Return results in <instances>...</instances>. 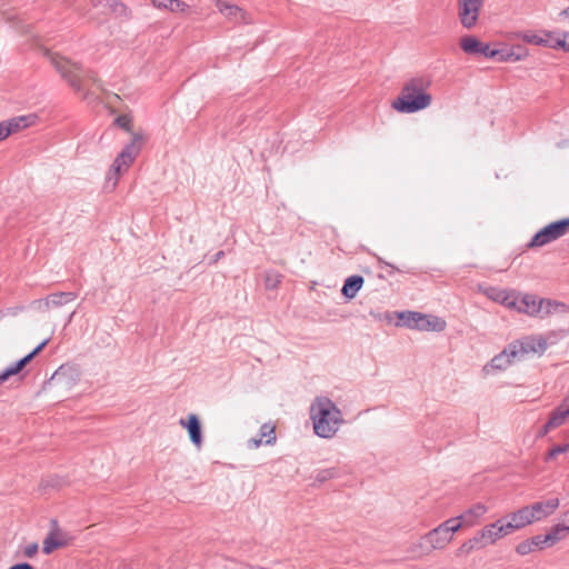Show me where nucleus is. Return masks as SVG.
I'll return each mask as SVG.
<instances>
[{"label": "nucleus", "instance_id": "obj_13", "mask_svg": "<svg viewBox=\"0 0 569 569\" xmlns=\"http://www.w3.org/2000/svg\"><path fill=\"white\" fill-rule=\"evenodd\" d=\"M559 507V499L552 498L547 501L536 502L528 506L532 521H539L550 515H552Z\"/></svg>", "mask_w": 569, "mask_h": 569}, {"label": "nucleus", "instance_id": "obj_19", "mask_svg": "<svg viewBox=\"0 0 569 569\" xmlns=\"http://www.w3.org/2000/svg\"><path fill=\"white\" fill-rule=\"evenodd\" d=\"M92 6L100 10L102 14L116 13L127 16V8L117 0H90Z\"/></svg>", "mask_w": 569, "mask_h": 569}, {"label": "nucleus", "instance_id": "obj_50", "mask_svg": "<svg viewBox=\"0 0 569 569\" xmlns=\"http://www.w3.org/2000/svg\"><path fill=\"white\" fill-rule=\"evenodd\" d=\"M223 254H224V253H223V251H219V252H217V253H216V259H214V261H217L218 259H220Z\"/></svg>", "mask_w": 569, "mask_h": 569}, {"label": "nucleus", "instance_id": "obj_17", "mask_svg": "<svg viewBox=\"0 0 569 569\" xmlns=\"http://www.w3.org/2000/svg\"><path fill=\"white\" fill-rule=\"evenodd\" d=\"M480 539L482 540V543L485 547L489 545L496 543L499 539L503 538V531L500 526V521L492 522L490 525L485 526L479 531Z\"/></svg>", "mask_w": 569, "mask_h": 569}, {"label": "nucleus", "instance_id": "obj_40", "mask_svg": "<svg viewBox=\"0 0 569 569\" xmlns=\"http://www.w3.org/2000/svg\"><path fill=\"white\" fill-rule=\"evenodd\" d=\"M516 550L519 555L526 556V555H529L532 551H535V548H533L532 543H530V540H526V541L520 542L517 546Z\"/></svg>", "mask_w": 569, "mask_h": 569}, {"label": "nucleus", "instance_id": "obj_33", "mask_svg": "<svg viewBox=\"0 0 569 569\" xmlns=\"http://www.w3.org/2000/svg\"><path fill=\"white\" fill-rule=\"evenodd\" d=\"M547 306H548V309H547L548 316L553 315V313H559V315L569 313V307L562 302H558V301L548 299Z\"/></svg>", "mask_w": 569, "mask_h": 569}, {"label": "nucleus", "instance_id": "obj_20", "mask_svg": "<svg viewBox=\"0 0 569 569\" xmlns=\"http://www.w3.org/2000/svg\"><path fill=\"white\" fill-rule=\"evenodd\" d=\"M78 295L73 291H57L49 295L43 303L47 308H59L76 300Z\"/></svg>", "mask_w": 569, "mask_h": 569}, {"label": "nucleus", "instance_id": "obj_38", "mask_svg": "<svg viewBox=\"0 0 569 569\" xmlns=\"http://www.w3.org/2000/svg\"><path fill=\"white\" fill-rule=\"evenodd\" d=\"M569 451V443L567 445H561V446H555L553 448H551L548 452V457H547V461L556 458L558 455L560 453H566Z\"/></svg>", "mask_w": 569, "mask_h": 569}, {"label": "nucleus", "instance_id": "obj_2", "mask_svg": "<svg viewBox=\"0 0 569 569\" xmlns=\"http://www.w3.org/2000/svg\"><path fill=\"white\" fill-rule=\"evenodd\" d=\"M430 84L426 77L408 80L399 97L392 102L393 109L403 113H415L428 108L432 102V96L428 92Z\"/></svg>", "mask_w": 569, "mask_h": 569}, {"label": "nucleus", "instance_id": "obj_7", "mask_svg": "<svg viewBox=\"0 0 569 569\" xmlns=\"http://www.w3.org/2000/svg\"><path fill=\"white\" fill-rule=\"evenodd\" d=\"M569 231V218L562 219L559 221H555L549 223L539 230L531 241L529 242V247H542L546 246L562 236H565Z\"/></svg>", "mask_w": 569, "mask_h": 569}, {"label": "nucleus", "instance_id": "obj_11", "mask_svg": "<svg viewBox=\"0 0 569 569\" xmlns=\"http://www.w3.org/2000/svg\"><path fill=\"white\" fill-rule=\"evenodd\" d=\"M482 293L489 299L499 302L508 308L515 303V290H509L506 287H479Z\"/></svg>", "mask_w": 569, "mask_h": 569}, {"label": "nucleus", "instance_id": "obj_49", "mask_svg": "<svg viewBox=\"0 0 569 569\" xmlns=\"http://www.w3.org/2000/svg\"><path fill=\"white\" fill-rule=\"evenodd\" d=\"M60 377H61V372H60V371H57V372L52 376L51 380H52V381L59 380V379H60Z\"/></svg>", "mask_w": 569, "mask_h": 569}, {"label": "nucleus", "instance_id": "obj_15", "mask_svg": "<svg viewBox=\"0 0 569 569\" xmlns=\"http://www.w3.org/2000/svg\"><path fill=\"white\" fill-rule=\"evenodd\" d=\"M569 419V400H565L559 407H557L550 415L549 420L543 427L542 435H546L549 430L562 426Z\"/></svg>", "mask_w": 569, "mask_h": 569}, {"label": "nucleus", "instance_id": "obj_4", "mask_svg": "<svg viewBox=\"0 0 569 569\" xmlns=\"http://www.w3.org/2000/svg\"><path fill=\"white\" fill-rule=\"evenodd\" d=\"M395 326L410 330L441 332L446 329L447 323L437 316L405 310L399 312L398 321L395 322Z\"/></svg>", "mask_w": 569, "mask_h": 569}, {"label": "nucleus", "instance_id": "obj_14", "mask_svg": "<svg viewBox=\"0 0 569 569\" xmlns=\"http://www.w3.org/2000/svg\"><path fill=\"white\" fill-rule=\"evenodd\" d=\"M47 343L48 339L43 340L33 351L0 373V385L7 381L11 376L20 372L47 346Z\"/></svg>", "mask_w": 569, "mask_h": 569}, {"label": "nucleus", "instance_id": "obj_16", "mask_svg": "<svg viewBox=\"0 0 569 569\" xmlns=\"http://www.w3.org/2000/svg\"><path fill=\"white\" fill-rule=\"evenodd\" d=\"M447 530L448 529L439 525L426 533L423 539L429 543L431 549H443L452 540Z\"/></svg>", "mask_w": 569, "mask_h": 569}, {"label": "nucleus", "instance_id": "obj_27", "mask_svg": "<svg viewBox=\"0 0 569 569\" xmlns=\"http://www.w3.org/2000/svg\"><path fill=\"white\" fill-rule=\"evenodd\" d=\"M481 41L472 36H466L460 39V47L467 54L478 56Z\"/></svg>", "mask_w": 569, "mask_h": 569}, {"label": "nucleus", "instance_id": "obj_37", "mask_svg": "<svg viewBox=\"0 0 569 569\" xmlns=\"http://www.w3.org/2000/svg\"><path fill=\"white\" fill-rule=\"evenodd\" d=\"M114 123L126 131L131 132V118L129 116L121 114L117 117Z\"/></svg>", "mask_w": 569, "mask_h": 569}, {"label": "nucleus", "instance_id": "obj_39", "mask_svg": "<svg viewBox=\"0 0 569 569\" xmlns=\"http://www.w3.org/2000/svg\"><path fill=\"white\" fill-rule=\"evenodd\" d=\"M508 519H509L508 521H505L503 519L498 520V521H500V526L502 528L505 537L510 535L511 532L518 530L517 525H515L510 518H508Z\"/></svg>", "mask_w": 569, "mask_h": 569}, {"label": "nucleus", "instance_id": "obj_34", "mask_svg": "<svg viewBox=\"0 0 569 569\" xmlns=\"http://www.w3.org/2000/svg\"><path fill=\"white\" fill-rule=\"evenodd\" d=\"M260 437L262 439L266 438V440H264L266 445L273 443L276 441L274 427H272L268 423L262 425L260 428Z\"/></svg>", "mask_w": 569, "mask_h": 569}, {"label": "nucleus", "instance_id": "obj_29", "mask_svg": "<svg viewBox=\"0 0 569 569\" xmlns=\"http://www.w3.org/2000/svg\"><path fill=\"white\" fill-rule=\"evenodd\" d=\"M569 532V525L566 522L563 525H557L551 528V530L546 535V539L555 545L559 540L563 539Z\"/></svg>", "mask_w": 569, "mask_h": 569}, {"label": "nucleus", "instance_id": "obj_36", "mask_svg": "<svg viewBox=\"0 0 569 569\" xmlns=\"http://www.w3.org/2000/svg\"><path fill=\"white\" fill-rule=\"evenodd\" d=\"M529 540H530V543H532L535 550L543 549L545 547L552 546L551 542H549V540L546 539V535L545 536L538 535V536L532 537Z\"/></svg>", "mask_w": 569, "mask_h": 569}, {"label": "nucleus", "instance_id": "obj_1", "mask_svg": "<svg viewBox=\"0 0 569 569\" xmlns=\"http://www.w3.org/2000/svg\"><path fill=\"white\" fill-rule=\"evenodd\" d=\"M310 418L315 433L325 439L332 438L343 423L341 410L328 397H317L310 406Z\"/></svg>", "mask_w": 569, "mask_h": 569}, {"label": "nucleus", "instance_id": "obj_9", "mask_svg": "<svg viewBox=\"0 0 569 569\" xmlns=\"http://www.w3.org/2000/svg\"><path fill=\"white\" fill-rule=\"evenodd\" d=\"M485 0H458V18L466 29L473 28L479 19Z\"/></svg>", "mask_w": 569, "mask_h": 569}, {"label": "nucleus", "instance_id": "obj_21", "mask_svg": "<svg viewBox=\"0 0 569 569\" xmlns=\"http://www.w3.org/2000/svg\"><path fill=\"white\" fill-rule=\"evenodd\" d=\"M36 114L20 116L10 119L9 121H3L4 127L9 130V136L13 132H17L21 129L28 128L36 122Z\"/></svg>", "mask_w": 569, "mask_h": 569}, {"label": "nucleus", "instance_id": "obj_22", "mask_svg": "<svg viewBox=\"0 0 569 569\" xmlns=\"http://www.w3.org/2000/svg\"><path fill=\"white\" fill-rule=\"evenodd\" d=\"M478 56H483L486 58H491L497 61H508L513 56L512 52L505 49H491L488 43L481 42L480 51L478 52Z\"/></svg>", "mask_w": 569, "mask_h": 569}, {"label": "nucleus", "instance_id": "obj_43", "mask_svg": "<svg viewBox=\"0 0 569 569\" xmlns=\"http://www.w3.org/2000/svg\"><path fill=\"white\" fill-rule=\"evenodd\" d=\"M38 551V543L32 542L24 547L23 553L26 557L31 558L33 557Z\"/></svg>", "mask_w": 569, "mask_h": 569}, {"label": "nucleus", "instance_id": "obj_35", "mask_svg": "<svg viewBox=\"0 0 569 569\" xmlns=\"http://www.w3.org/2000/svg\"><path fill=\"white\" fill-rule=\"evenodd\" d=\"M337 475H338V471L335 468L322 469V470L318 471V473L316 476V480L319 482H325L329 479L337 477Z\"/></svg>", "mask_w": 569, "mask_h": 569}, {"label": "nucleus", "instance_id": "obj_5", "mask_svg": "<svg viewBox=\"0 0 569 569\" xmlns=\"http://www.w3.org/2000/svg\"><path fill=\"white\" fill-rule=\"evenodd\" d=\"M46 56L60 76L68 81L76 91L82 90V79L86 76V71L80 64L58 53L50 52L49 50L46 51Z\"/></svg>", "mask_w": 569, "mask_h": 569}, {"label": "nucleus", "instance_id": "obj_28", "mask_svg": "<svg viewBox=\"0 0 569 569\" xmlns=\"http://www.w3.org/2000/svg\"><path fill=\"white\" fill-rule=\"evenodd\" d=\"M487 510L488 509L485 505L477 503L470 509H468L463 515H461L460 518H465V523L467 526H472L475 523V520H471V518H481L487 512Z\"/></svg>", "mask_w": 569, "mask_h": 569}, {"label": "nucleus", "instance_id": "obj_47", "mask_svg": "<svg viewBox=\"0 0 569 569\" xmlns=\"http://www.w3.org/2000/svg\"><path fill=\"white\" fill-rule=\"evenodd\" d=\"M267 281L269 282V284H280L281 283L280 277L276 273L268 274Z\"/></svg>", "mask_w": 569, "mask_h": 569}, {"label": "nucleus", "instance_id": "obj_23", "mask_svg": "<svg viewBox=\"0 0 569 569\" xmlns=\"http://www.w3.org/2000/svg\"><path fill=\"white\" fill-rule=\"evenodd\" d=\"M66 545V540L61 537L58 530L51 531L48 537L43 540L42 550L46 555H50L58 548Z\"/></svg>", "mask_w": 569, "mask_h": 569}, {"label": "nucleus", "instance_id": "obj_26", "mask_svg": "<svg viewBox=\"0 0 569 569\" xmlns=\"http://www.w3.org/2000/svg\"><path fill=\"white\" fill-rule=\"evenodd\" d=\"M518 359L513 358V356L509 352V346L498 356L493 357L491 360L492 368L502 370L506 369L509 365L517 362Z\"/></svg>", "mask_w": 569, "mask_h": 569}, {"label": "nucleus", "instance_id": "obj_30", "mask_svg": "<svg viewBox=\"0 0 569 569\" xmlns=\"http://www.w3.org/2000/svg\"><path fill=\"white\" fill-rule=\"evenodd\" d=\"M485 548L482 540L480 539L479 532L471 539L465 541L458 550V555H469L475 549Z\"/></svg>", "mask_w": 569, "mask_h": 569}, {"label": "nucleus", "instance_id": "obj_25", "mask_svg": "<svg viewBox=\"0 0 569 569\" xmlns=\"http://www.w3.org/2000/svg\"><path fill=\"white\" fill-rule=\"evenodd\" d=\"M507 518H510L513 523L517 525L518 529H521L533 522L528 506L512 512Z\"/></svg>", "mask_w": 569, "mask_h": 569}, {"label": "nucleus", "instance_id": "obj_32", "mask_svg": "<svg viewBox=\"0 0 569 569\" xmlns=\"http://www.w3.org/2000/svg\"><path fill=\"white\" fill-rule=\"evenodd\" d=\"M462 521H465V518H460L459 517H456V518H450L448 520H446L445 522L440 523V526L446 529H448V533L451 538H453V535L460 530V528L462 527Z\"/></svg>", "mask_w": 569, "mask_h": 569}, {"label": "nucleus", "instance_id": "obj_8", "mask_svg": "<svg viewBox=\"0 0 569 569\" xmlns=\"http://www.w3.org/2000/svg\"><path fill=\"white\" fill-rule=\"evenodd\" d=\"M547 302L548 299H538L536 296L530 295L519 297L517 293H515V303L511 306V308L529 316L543 318L548 316Z\"/></svg>", "mask_w": 569, "mask_h": 569}, {"label": "nucleus", "instance_id": "obj_24", "mask_svg": "<svg viewBox=\"0 0 569 569\" xmlns=\"http://www.w3.org/2000/svg\"><path fill=\"white\" fill-rule=\"evenodd\" d=\"M153 7L171 12H184L189 7L181 0H151Z\"/></svg>", "mask_w": 569, "mask_h": 569}, {"label": "nucleus", "instance_id": "obj_31", "mask_svg": "<svg viewBox=\"0 0 569 569\" xmlns=\"http://www.w3.org/2000/svg\"><path fill=\"white\" fill-rule=\"evenodd\" d=\"M400 311H386V312H376L373 310L370 311V316L373 317L378 321H383L388 325H395L398 321V315Z\"/></svg>", "mask_w": 569, "mask_h": 569}, {"label": "nucleus", "instance_id": "obj_46", "mask_svg": "<svg viewBox=\"0 0 569 569\" xmlns=\"http://www.w3.org/2000/svg\"><path fill=\"white\" fill-rule=\"evenodd\" d=\"M9 137V130L4 127V122H0V142Z\"/></svg>", "mask_w": 569, "mask_h": 569}, {"label": "nucleus", "instance_id": "obj_51", "mask_svg": "<svg viewBox=\"0 0 569 569\" xmlns=\"http://www.w3.org/2000/svg\"><path fill=\"white\" fill-rule=\"evenodd\" d=\"M565 521L569 525V510L565 513Z\"/></svg>", "mask_w": 569, "mask_h": 569}, {"label": "nucleus", "instance_id": "obj_45", "mask_svg": "<svg viewBox=\"0 0 569 569\" xmlns=\"http://www.w3.org/2000/svg\"><path fill=\"white\" fill-rule=\"evenodd\" d=\"M262 442H263V439L261 437L251 438L248 440V448L257 449L261 446Z\"/></svg>", "mask_w": 569, "mask_h": 569}, {"label": "nucleus", "instance_id": "obj_41", "mask_svg": "<svg viewBox=\"0 0 569 569\" xmlns=\"http://www.w3.org/2000/svg\"><path fill=\"white\" fill-rule=\"evenodd\" d=\"M558 44L557 49L561 48L565 51H569V33H563L562 36L557 34Z\"/></svg>", "mask_w": 569, "mask_h": 569}, {"label": "nucleus", "instance_id": "obj_18", "mask_svg": "<svg viewBox=\"0 0 569 569\" xmlns=\"http://www.w3.org/2000/svg\"><path fill=\"white\" fill-rule=\"evenodd\" d=\"M523 40L528 43L545 46L553 49H557V44L559 43L557 34L552 32H528L523 34Z\"/></svg>", "mask_w": 569, "mask_h": 569}, {"label": "nucleus", "instance_id": "obj_10", "mask_svg": "<svg viewBox=\"0 0 569 569\" xmlns=\"http://www.w3.org/2000/svg\"><path fill=\"white\" fill-rule=\"evenodd\" d=\"M216 7L223 14V17L231 23L234 24H249L252 23L250 14L242 8L231 4L229 2L218 0Z\"/></svg>", "mask_w": 569, "mask_h": 569}, {"label": "nucleus", "instance_id": "obj_42", "mask_svg": "<svg viewBox=\"0 0 569 569\" xmlns=\"http://www.w3.org/2000/svg\"><path fill=\"white\" fill-rule=\"evenodd\" d=\"M360 289H361V287H342V295L347 299H352L357 296V293Z\"/></svg>", "mask_w": 569, "mask_h": 569}, {"label": "nucleus", "instance_id": "obj_48", "mask_svg": "<svg viewBox=\"0 0 569 569\" xmlns=\"http://www.w3.org/2000/svg\"><path fill=\"white\" fill-rule=\"evenodd\" d=\"M9 569H34V568L31 565L24 562V563L14 565Z\"/></svg>", "mask_w": 569, "mask_h": 569}, {"label": "nucleus", "instance_id": "obj_12", "mask_svg": "<svg viewBox=\"0 0 569 569\" xmlns=\"http://www.w3.org/2000/svg\"><path fill=\"white\" fill-rule=\"evenodd\" d=\"M179 425L188 430L190 441L200 449L202 447V430L198 416L191 413L186 419H180Z\"/></svg>", "mask_w": 569, "mask_h": 569}, {"label": "nucleus", "instance_id": "obj_3", "mask_svg": "<svg viewBox=\"0 0 569 569\" xmlns=\"http://www.w3.org/2000/svg\"><path fill=\"white\" fill-rule=\"evenodd\" d=\"M144 137L141 132L132 133L131 141L123 147L121 152L113 160L108 171L106 181L107 188H116L119 177L129 170V168L132 166L136 158L140 153Z\"/></svg>", "mask_w": 569, "mask_h": 569}, {"label": "nucleus", "instance_id": "obj_6", "mask_svg": "<svg viewBox=\"0 0 569 569\" xmlns=\"http://www.w3.org/2000/svg\"><path fill=\"white\" fill-rule=\"evenodd\" d=\"M547 347V341L542 336H527L510 343L509 352L520 361L529 355H542Z\"/></svg>", "mask_w": 569, "mask_h": 569}, {"label": "nucleus", "instance_id": "obj_44", "mask_svg": "<svg viewBox=\"0 0 569 569\" xmlns=\"http://www.w3.org/2000/svg\"><path fill=\"white\" fill-rule=\"evenodd\" d=\"M343 284H363V278L358 274L350 276L345 279Z\"/></svg>", "mask_w": 569, "mask_h": 569}]
</instances>
